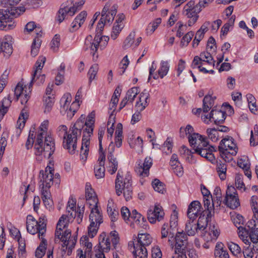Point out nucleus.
Returning a JSON list of instances; mask_svg holds the SVG:
<instances>
[{"mask_svg": "<svg viewBox=\"0 0 258 258\" xmlns=\"http://www.w3.org/2000/svg\"><path fill=\"white\" fill-rule=\"evenodd\" d=\"M174 244V255L172 258H187L188 242L187 234L183 232H178L175 237L171 233L169 234L168 242L169 244L173 248Z\"/></svg>", "mask_w": 258, "mask_h": 258, "instance_id": "nucleus-1", "label": "nucleus"}, {"mask_svg": "<svg viewBox=\"0 0 258 258\" xmlns=\"http://www.w3.org/2000/svg\"><path fill=\"white\" fill-rule=\"evenodd\" d=\"M132 177L129 173H127L123 178L120 174V170L117 172L115 179L116 194L120 196L122 193L126 201L130 200L133 195V187L132 185Z\"/></svg>", "mask_w": 258, "mask_h": 258, "instance_id": "nucleus-2", "label": "nucleus"}, {"mask_svg": "<svg viewBox=\"0 0 258 258\" xmlns=\"http://www.w3.org/2000/svg\"><path fill=\"white\" fill-rule=\"evenodd\" d=\"M152 241V238L149 234H139L137 240L135 239V241L132 242L134 255L140 258H147L148 252L146 247L149 245Z\"/></svg>", "mask_w": 258, "mask_h": 258, "instance_id": "nucleus-3", "label": "nucleus"}, {"mask_svg": "<svg viewBox=\"0 0 258 258\" xmlns=\"http://www.w3.org/2000/svg\"><path fill=\"white\" fill-rule=\"evenodd\" d=\"M43 139L38 141L36 140L34 144V149L36 155H40L42 154L45 158H49L55 151V143L53 138L51 135H47Z\"/></svg>", "mask_w": 258, "mask_h": 258, "instance_id": "nucleus-4", "label": "nucleus"}, {"mask_svg": "<svg viewBox=\"0 0 258 258\" xmlns=\"http://www.w3.org/2000/svg\"><path fill=\"white\" fill-rule=\"evenodd\" d=\"M184 153L189 155L191 154L196 153L200 155L201 157H204L208 160L213 163L215 160V158L213 154V151H216L215 147L209 145L207 141L203 142L202 145H200L195 149L194 152H192L184 146L182 147Z\"/></svg>", "mask_w": 258, "mask_h": 258, "instance_id": "nucleus-5", "label": "nucleus"}, {"mask_svg": "<svg viewBox=\"0 0 258 258\" xmlns=\"http://www.w3.org/2000/svg\"><path fill=\"white\" fill-rule=\"evenodd\" d=\"M54 170L53 165H47L45 170H41L39 172V184L41 190H50V188L54 182Z\"/></svg>", "mask_w": 258, "mask_h": 258, "instance_id": "nucleus-6", "label": "nucleus"}, {"mask_svg": "<svg viewBox=\"0 0 258 258\" xmlns=\"http://www.w3.org/2000/svg\"><path fill=\"white\" fill-rule=\"evenodd\" d=\"M91 36H88L85 41V49L87 50L90 48L91 53L94 56L97 52L98 47L101 49H103L107 45L109 38L106 36H101L100 35H95L94 40L92 42H90Z\"/></svg>", "mask_w": 258, "mask_h": 258, "instance_id": "nucleus-7", "label": "nucleus"}, {"mask_svg": "<svg viewBox=\"0 0 258 258\" xmlns=\"http://www.w3.org/2000/svg\"><path fill=\"white\" fill-rule=\"evenodd\" d=\"M202 11L199 6L195 5V2L190 1L184 7L182 13L190 20L188 21L189 26H192L198 20V14Z\"/></svg>", "mask_w": 258, "mask_h": 258, "instance_id": "nucleus-8", "label": "nucleus"}, {"mask_svg": "<svg viewBox=\"0 0 258 258\" xmlns=\"http://www.w3.org/2000/svg\"><path fill=\"white\" fill-rule=\"evenodd\" d=\"M218 150L221 154L227 157V156L229 154L232 156L236 155L238 149L234 142L233 139L232 137H227L221 141Z\"/></svg>", "mask_w": 258, "mask_h": 258, "instance_id": "nucleus-9", "label": "nucleus"}, {"mask_svg": "<svg viewBox=\"0 0 258 258\" xmlns=\"http://www.w3.org/2000/svg\"><path fill=\"white\" fill-rule=\"evenodd\" d=\"M80 137L74 133V131L69 130L68 133L63 136L62 146L71 154H74L77 149L78 138Z\"/></svg>", "mask_w": 258, "mask_h": 258, "instance_id": "nucleus-10", "label": "nucleus"}, {"mask_svg": "<svg viewBox=\"0 0 258 258\" xmlns=\"http://www.w3.org/2000/svg\"><path fill=\"white\" fill-rule=\"evenodd\" d=\"M223 203L232 209H235L240 206L238 194L234 186H228Z\"/></svg>", "mask_w": 258, "mask_h": 258, "instance_id": "nucleus-11", "label": "nucleus"}, {"mask_svg": "<svg viewBox=\"0 0 258 258\" xmlns=\"http://www.w3.org/2000/svg\"><path fill=\"white\" fill-rule=\"evenodd\" d=\"M85 4L84 0H80L78 2H76L73 7H68L61 5V8L58 11L57 20L59 23L62 22L65 19L67 14L70 16H73L75 13L81 9L82 6Z\"/></svg>", "mask_w": 258, "mask_h": 258, "instance_id": "nucleus-12", "label": "nucleus"}, {"mask_svg": "<svg viewBox=\"0 0 258 258\" xmlns=\"http://www.w3.org/2000/svg\"><path fill=\"white\" fill-rule=\"evenodd\" d=\"M21 0H4L7 13L12 17L16 18L25 11L24 7H16Z\"/></svg>", "mask_w": 258, "mask_h": 258, "instance_id": "nucleus-13", "label": "nucleus"}, {"mask_svg": "<svg viewBox=\"0 0 258 258\" xmlns=\"http://www.w3.org/2000/svg\"><path fill=\"white\" fill-rule=\"evenodd\" d=\"M165 213L162 207L158 204L151 207L147 213L149 221L154 224L156 221H160L164 218Z\"/></svg>", "mask_w": 258, "mask_h": 258, "instance_id": "nucleus-14", "label": "nucleus"}, {"mask_svg": "<svg viewBox=\"0 0 258 258\" xmlns=\"http://www.w3.org/2000/svg\"><path fill=\"white\" fill-rule=\"evenodd\" d=\"M117 13V7L113 5L110 7V4L107 3L104 6L102 12V20H104L106 24H111Z\"/></svg>", "mask_w": 258, "mask_h": 258, "instance_id": "nucleus-15", "label": "nucleus"}, {"mask_svg": "<svg viewBox=\"0 0 258 258\" xmlns=\"http://www.w3.org/2000/svg\"><path fill=\"white\" fill-rule=\"evenodd\" d=\"M11 16L5 10L0 9V30H8L12 29L16 26L14 22L12 23L10 19Z\"/></svg>", "mask_w": 258, "mask_h": 258, "instance_id": "nucleus-16", "label": "nucleus"}, {"mask_svg": "<svg viewBox=\"0 0 258 258\" xmlns=\"http://www.w3.org/2000/svg\"><path fill=\"white\" fill-rule=\"evenodd\" d=\"M25 88L27 89L26 86L23 87V85L21 83H19L16 86L14 90V94L16 99L18 100L19 98L21 97V103L22 104H26L30 97V87H29L28 91L27 90H25Z\"/></svg>", "mask_w": 258, "mask_h": 258, "instance_id": "nucleus-17", "label": "nucleus"}, {"mask_svg": "<svg viewBox=\"0 0 258 258\" xmlns=\"http://www.w3.org/2000/svg\"><path fill=\"white\" fill-rule=\"evenodd\" d=\"M152 165V159L150 157L145 158L144 163H140L135 168L136 172L140 176H147L149 174V169Z\"/></svg>", "mask_w": 258, "mask_h": 258, "instance_id": "nucleus-18", "label": "nucleus"}, {"mask_svg": "<svg viewBox=\"0 0 258 258\" xmlns=\"http://www.w3.org/2000/svg\"><path fill=\"white\" fill-rule=\"evenodd\" d=\"M10 39V36H6L3 39H0V54L3 53L6 57L10 56L13 52L12 45L8 42Z\"/></svg>", "mask_w": 258, "mask_h": 258, "instance_id": "nucleus-19", "label": "nucleus"}, {"mask_svg": "<svg viewBox=\"0 0 258 258\" xmlns=\"http://www.w3.org/2000/svg\"><path fill=\"white\" fill-rule=\"evenodd\" d=\"M149 94L148 91L145 89L140 94L138 100L137 101L135 107L140 111H143L149 103Z\"/></svg>", "mask_w": 258, "mask_h": 258, "instance_id": "nucleus-20", "label": "nucleus"}, {"mask_svg": "<svg viewBox=\"0 0 258 258\" xmlns=\"http://www.w3.org/2000/svg\"><path fill=\"white\" fill-rule=\"evenodd\" d=\"M201 203L198 201L192 202L189 205L187 215L189 219H197L198 216L201 215Z\"/></svg>", "mask_w": 258, "mask_h": 258, "instance_id": "nucleus-21", "label": "nucleus"}, {"mask_svg": "<svg viewBox=\"0 0 258 258\" xmlns=\"http://www.w3.org/2000/svg\"><path fill=\"white\" fill-rule=\"evenodd\" d=\"M95 113L94 111L88 114L85 122V128L83 132V135H89V136L91 137L93 134L95 123Z\"/></svg>", "mask_w": 258, "mask_h": 258, "instance_id": "nucleus-22", "label": "nucleus"}, {"mask_svg": "<svg viewBox=\"0 0 258 258\" xmlns=\"http://www.w3.org/2000/svg\"><path fill=\"white\" fill-rule=\"evenodd\" d=\"M226 117V114L221 110L212 109L210 114V120H212L215 124L218 125L223 123Z\"/></svg>", "mask_w": 258, "mask_h": 258, "instance_id": "nucleus-23", "label": "nucleus"}, {"mask_svg": "<svg viewBox=\"0 0 258 258\" xmlns=\"http://www.w3.org/2000/svg\"><path fill=\"white\" fill-rule=\"evenodd\" d=\"M98 252H108L110 249V239L108 237H106L105 233H101L99 237V243H98Z\"/></svg>", "mask_w": 258, "mask_h": 258, "instance_id": "nucleus-24", "label": "nucleus"}, {"mask_svg": "<svg viewBox=\"0 0 258 258\" xmlns=\"http://www.w3.org/2000/svg\"><path fill=\"white\" fill-rule=\"evenodd\" d=\"M90 208L91 209V213L89 215L90 221L91 222H93L95 224H98V226H99L103 222V219L97 205L93 206V207H90Z\"/></svg>", "mask_w": 258, "mask_h": 258, "instance_id": "nucleus-25", "label": "nucleus"}, {"mask_svg": "<svg viewBox=\"0 0 258 258\" xmlns=\"http://www.w3.org/2000/svg\"><path fill=\"white\" fill-rule=\"evenodd\" d=\"M89 135H83L82 147L80 151L81 159L85 161L87 159L89 152V146L90 144Z\"/></svg>", "mask_w": 258, "mask_h": 258, "instance_id": "nucleus-26", "label": "nucleus"}, {"mask_svg": "<svg viewBox=\"0 0 258 258\" xmlns=\"http://www.w3.org/2000/svg\"><path fill=\"white\" fill-rule=\"evenodd\" d=\"M188 141L191 147L195 150L198 146L207 141V139L198 133H193L189 136Z\"/></svg>", "mask_w": 258, "mask_h": 258, "instance_id": "nucleus-27", "label": "nucleus"}, {"mask_svg": "<svg viewBox=\"0 0 258 258\" xmlns=\"http://www.w3.org/2000/svg\"><path fill=\"white\" fill-rule=\"evenodd\" d=\"M88 184H86V200L90 207L97 205L98 204L97 197L92 188L87 187Z\"/></svg>", "mask_w": 258, "mask_h": 258, "instance_id": "nucleus-28", "label": "nucleus"}, {"mask_svg": "<svg viewBox=\"0 0 258 258\" xmlns=\"http://www.w3.org/2000/svg\"><path fill=\"white\" fill-rule=\"evenodd\" d=\"M87 13L86 11H82L75 19L71 24L72 31H74L78 30L84 23Z\"/></svg>", "mask_w": 258, "mask_h": 258, "instance_id": "nucleus-29", "label": "nucleus"}, {"mask_svg": "<svg viewBox=\"0 0 258 258\" xmlns=\"http://www.w3.org/2000/svg\"><path fill=\"white\" fill-rule=\"evenodd\" d=\"M196 219H189L185 225V230L188 236H194L198 232L199 229L198 228Z\"/></svg>", "mask_w": 258, "mask_h": 258, "instance_id": "nucleus-30", "label": "nucleus"}, {"mask_svg": "<svg viewBox=\"0 0 258 258\" xmlns=\"http://www.w3.org/2000/svg\"><path fill=\"white\" fill-rule=\"evenodd\" d=\"M42 199L45 207L51 211L53 209V202L51 199V193L50 190H41Z\"/></svg>", "mask_w": 258, "mask_h": 258, "instance_id": "nucleus-31", "label": "nucleus"}, {"mask_svg": "<svg viewBox=\"0 0 258 258\" xmlns=\"http://www.w3.org/2000/svg\"><path fill=\"white\" fill-rule=\"evenodd\" d=\"M209 198H210L207 197H205L203 198L204 206L205 208V210L203 211V212H205L208 217H212V213H214V204H216V200L215 199L213 200L212 198H211L212 200V204H211L210 200Z\"/></svg>", "mask_w": 258, "mask_h": 258, "instance_id": "nucleus-32", "label": "nucleus"}, {"mask_svg": "<svg viewBox=\"0 0 258 258\" xmlns=\"http://www.w3.org/2000/svg\"><path fill=\"white\" fill-rule=\"evenodd\" d=\"M48 125L49 121L48 120H45L41 123L36 137V140L38 141L41 140V139H44V138H45V137L47 136Z\"/></svg>", "mask_w": 258, "mask_h": 258, "instance_id": "nucleus-33", "label": "nucleus"}, {"mask_svg": "<svg viewBox=\"0 0 258 258\" xmlns=\"http://www.w3.org/2000/svg\"><path fill=\"white\" fill-rule=\"evenodd\" d=\"M45 61V57L41 56L38 57V59L36 62L35 65L36 69L32 75L31 83L35 81V77L37 76L38 73H41V70L44 66Z\"/></svg>", "mask_w": 258, "mask_h": 258, "instance_id": "nucleus-34", "label": "nucleus"}, {"mask_svg": "<svg viewBox=\"0 0 258 258\" xmlns=\"http://www.w3.org/2000/svg\"><path fill=\"white\" fill-rule=\"evenodd\" d=\"M211 217H208L205 212H202L199 218L197 224L199 230L204 231L207 227L209 219Z\"/></svg>", "mask_w": 258, "mask_h": 258, "instance_id": "nucleus-35", "label": "nucleus"}, {"mask_svg": "<svg viewBox=\"0 0 258 258\" xmlns=\"http://www.w3.org/2000/svg\"><path fill=\"white\" fill-rule=\"evenodd\" d=\"M233 222L235 226L238 228L240 233L245 232L247 234V228L245 227H243L241 225H244V218L241 215L238 214L236 217L233 218Z\"/></svg>", "mask_w": 258, "mask_h": 258, "instance_id": "nucleus-36", "label": "nucleus"}, {"mask_svg": "<svg viewBox=\"0 0 258 258\" xmlns=\"http://www.w3.org/2000/svg\"><path fill=\"white\" fill-rule=\"evenodd\" d=\"M64 217V216H61L60 217L56 225V228L55 232V236L58 239H59L62 235L61 231L63 229L67 227L68 225V224L67 223V221H63V219L65 218Z\"/></svg>", "mask_w": 258, "mask_h": 258, "instance_id": "nucleus-37", "label": "nucleus"}, {"mask_svg": "<svg viewBox=\"0 0 258 258\" xmlns=\"http://www.w3.org/2000/svg\"><path fill=\"white\" fill-rule=\"evenodd\" d=\"M211 95H206L203 100V110L204 112H207L213 107L214 104V99Z\"/></svg>", "mask_w": 258, "mask_h": 258, "instance_id": "nucleus-38", "label": "nucleus"}, {"mask_svg": "<svg viewBox=\"0 0 258 258\" xmlns=\"http://www.w3.org/2000/svg\"><path fill=\"white\" fill-rule=\"evenodd\" d=\"M107 160L109 162V166L108 167V171L110 174H114L118 168V161L117 159L114 156L107 157Z\"/></svg>", "mask_w": 258, "mask_h": 258, "instance_id": "nucleus-39", "label": "nucleus"}, {"mask_svg": "<svg viewBox=\"0 0 258 258\" xmlns=\"http://www.w3.org/2000/svg\"><path fill=\"white\" fill-rule=\"evenodd\" d=\"M132 220L133 222L136 223L140 226L142 225L145 221H146L145 217L138 213L136 210H133L131 214L130 220Z\"/></svg>", "mask_w": 258, "mask_h": 258, "instance_id": "nucleus-40", "label": "nucleus"}, {"mask_svg": "<svg viewBox=\"0 0 258 258\" xmlns=\"http://www.w3.org/2000/svg\"><path fill=\"white\" fill-rule=\"evenodd\" d=\"M216 170L221 180H224L226 177L227 165L221 161L217 162Z\"/></svg>", "mask_w": 258, "mask_h": 258, "instance_id": "nucleus-41", "label": "nucleus"}, {"mask_svg": "<svg viewBox=\"0 0 258 258\" xmlns=\"http://www.w3.org/2000/svg\"><path fill=\"white\" fill-rule=\"evenodd\" d=\"M40 238L42 239L41 242L35 251V256L38 258H42L44 255L46 249V240L44 239L42 237H40Z\"/></svg>", "mask_w": 258, "mask_h": 258, "instance_id": "nucleus-42", "label": "nucleus"}, {"mask_svg": "<svg viewBox=\"0 0 258 258\" xmlns=\"http://www.w3.org/2000/svg\"><path fill=\"white\" fill-rule=\"evenodd\" d=\"M54 99L52 96H44V113H48L51 111L54 102Z\"/></svg>", "mask_w": 258, "mask_h": 258, "instance_id": "nucleus-43", "label": "nucleus"}, {"mask_svg": "<svg viewBox=\"0 0 258 258\" xmlns=\"http://www.w3.org/2000/svg\"><path fill=\"white\" fill-rule=\"evenodd\" d=\"M46 220L45 219V216H41L39 217L38 221H37V226L39 228V234L38 237L40 238V237H42L46 232Z\"/></svg>", "mask_w": 258, "mask_h": 258, "instance_id": "nucleus-44", "label": "nucleus"}, {"mask_svg": "<svg viewBox=\"0 0 258 258\" xmlns=\"http://www.w3.org/2000/svg\"><path fill=\"white\" fill-rule=\"evenodd\" d=\"M169 70V65L167 61L162 60L160 67L158 71V74L161 78H163L167 75Z\"/></svg>", "mask_w": 258, "mask_h": 258, "instance_id": "nucleus-45", "label": "nucleus"}, {"mask_svg": "<svg viewBox=\"0 0 258 258\" xmlns=\"http://www.w3.org/2000/svg\"><path fill=\"white\" fill-rule=\"evenodd\" d=\"M79 106V104L73 102L70 106L69 108H68V107H66L64 110H66V113L68 119H71L72 118L75 113L77 112Z\"/></svg>", "mask_w": 258, "mask_h": 258, "instance_id": "nucleus-46", "label": "nucleus"}, {"mask_svg": "<svg viewBox=\"0 0 258 258\" xmlns=\"http://www.w3.org/2000/svg\"><path fill=\"white\" fill-rule=\"evenodd\" d=\"M139 93V88L134 87L130 89L126 92L125 98L131 102V104L133 102L135 98L137 95Z\"/></svg>", "mask_w": 258, "mask_h": 258, "instance_id": "nucleus-47", "label": "nucleus"}, {"mask_svg": "<svg viewBox=\"0 0 258 258\" xmlns=\"http://www.w3.org/2000/svg\"><path fill=\"white\" fill-rule=\"evenodd\" d=\"M85 128V122L77 120L73 125L70 126L69 130L74 131V133L81 137L82 130H84Z\"/></svg>", "mask_w": 258, "mask_h": 258, "instance_id": "nucleus-48", "label": "nucleus"}, {"mask_svg": "<svg viewBox=\"0 0 258 258\" xmlns=\"http://www.w3.org/2000/svg\"><path fill=\"white\" fill-rule=\"evenodd\" d=\"M202 61L207 62L209 64L214 66L215 61L211 54V51L203 52L200 54Z\"/></svg>", "mask_w": 258, "mask_h": 258, "instance_id": "nucleus-49", "label": "nucleus"}, {"mask_svg": "<svg viewBox=\"0 0 258 258\" xmlns=\"http://www.w3.org/2000/svg\"><path fill=\"white\" fill-rule=\"evenodd\" d=\"M152 185L154 190L158 192L163 194L165 191L164 184L158 179H154L152 182Z\"/></svg>", "mask_w": 258, "mask_h": 258, "instance_id": "nucleus-50", "label": "nucleus"}, {"mask_svg": "<svg viewBox=\"0 0 258 258\" xmlns=\"http://www.w3.org/2000/svg\"><path fill=\"white\" fill-rule=\"evenodd\" d=\"M257 200L258 198L255 196H253L251 197L250 204L253 213V218L255 219H258V205L257 203Z\"/></svg>", "mask_w": 258, "mask_h": 258, "instance_id": "nucleus-51", "label": "nucleus"}, {"mask_svg": "<svg viewBox=\"0 0 258 258\" xmlns=\"http://www.w3.org/2000/svg\"><path fill=\"white\" fill-rule=\"evenodd\" d=\"M207 134L209 139L212 142H217L219 138V133L216 128H208Z\"/></svg>", "mask_w": 258, "mask_h": 258, "instance_id": "nucleus-52", "label": "nucleus"}, {"mask_svg": "<svg viewBox=\"0 0 258 258\" xmlns=\"http://www.w3.org/2000/svg\"><path fill=\"white\" fill-rule=\"evenodd\" d=\"M228 247L234 255L238 256L239 254H241V249L238 244L232 242H230L228 243Z\"/></svg>", "mask_w": 258, "mask_h": 258, "instance_id": "nucleus-53", "label": "nucleus"}, {"mask_svg": "<svg viewBox=\"0 0 258 258\" xmlns=\"http://www.w3.org/2000/svg\"><path fill=\"white\" fill-rule=\"evenodd\" d=\"M123 27V26L122 25V24L114 23L111 34V38L113 40L116 39L118 35L122 30Z\"/></svg>", "mask_w": 258, "mask_h": 258, "instance_id": "nucleus-54", "label": "nucleus"}, {"mask_svg": "<svg viewBox=\"0 0 258 258\" xmlns=\"http://www.w3.org/2000/svg\"><path fill=\"white\" fill-rule=\"evenodd\" d=\"M98 224H95L94 222H91L88 229V236L91 238H93L97 234L98 228Z\"/></svg>", "mask_w": 258, "mask_h": 258, "instance_id": "nucleus-55", "label": "nucleus"}, {"mask_svg": "<svg viewBox=\"0 0 258 258\" xmlns=\"http://www.w3.org/2000/svg\"><path fill=\"white\" fill-rule=\"evenodd\" d=\"M130 61L127 58V56L125 55L119 64V68L118 70V73L122 75L125 71L127 67L129 64Z\"/></svg>", "mask_w": 258, "mask_h": 258, "instance_id": "nucleus-56", "label": "nucleus"}, {"mask_svg": "<svg viewBox=\"0 0 258 258\" xmlns=\"http://www.w3.org/2000/svg\"><path fill=\"white\" fill-rule=\"evenodd\" d=\"M40 46V41L37 39H34L31 46V55L33 57L37 55L39 51V47Z\"/></svg>", "mask_w": 258, "mask_h": 258, "instance_id": "nucleus-57", "label": "nucleus"}, {"mask_svg": "<svg viewBox=\"0 0 258 258\" xmlns=\"http://www.w3.org/2000/svg\"><path fill=\"white\" fill-rule=\"evenodd\" d=\"M114 115L113 113H111L107 122V133L108 134V137H109V135L110 137L111 138L113 134L114 128L112 127L114 125L113 121H114Z\"/></svg>", "mask_w": 258, "mask_h": 258, "instance_id": "nucleus-58", "label": "nucleus"}, {"mask_svg": "<svg viewBox=\"0 0 258 258\" xmlns=\"http://www.w3.org/2000/svg\"><path fill=\"white\" fill-rule=\"evenodd\" d=\"M105 167L99 165L94 167V173L96 177L98 179L103 178L105 176Z\"/></svg>", "mask_w": 258, "mask_h": 258, "instance_id": "nucleus-59", "label": "nucleus"}, {"mask_svg": "<svg viewBox=\"0 0 258 258\" xmlns=\"http://www.w3.org/2000/svg\"><path fill=\"white\" fill-rule=\"evenodd\" d=\"M98 71V66L97 64H94L90 68L88 75L90 83L95 79Z\"/></svg>", "mask_w": 258, "mask_h": 258, "instance_id": "nucleus-60", "label": "nucleus"}, {"mask_svg": "<svg viewBox=\"0 0 258 258\" xmlns=\"http://www.w3.org/2000/svg\"><path fill=\"white\" fill-rule=\"evenodd\" d=\"M194 33L192 31L187 32L181 39L180 45L182 47L186 46L191 41L194 36Z\"/></svg>", "mask_w": 258, "mask_h": 258, "instance_id": "nucleus-61", "label": "nucleus"}, {"mask_svg": "<svg viewBox=\"0 0 258 258\" xmlns=\"http://www.w3.org/2000/svg\"><path fill=\"white\" fill-rule=\"evenodd\" d=\"M235 186L239 189L245 190V185L243 181V176L241 174H237L235 176Z\"/></svg>", "mask_w": 258, "mask_h": 258, "instance_id": "nucleus-62", "label": "nucleus"}, {"mask_svg": "<svg viewBox=\"0 0 258 258\" xmlns=\"http://www.w3.org/2000/svg\"><path fill=\"white\" fill-rule=\"evenodd\" d=\"M37 223H26V227L27 231L32 234L34 235L37 233L39 234V228L38 227L37 225Z\"/></svg>", "mask_w": 258, "mask_h": 258, "instance_id": "nucleus-63", "label": "nucleus"}, {"mask_svg": "<svg viewBox=\"0 0 258 258\" xmlns=\"http://www.w3.org/2000/svg\"><path fill=\"white\" fill-rule=\"evenodd\" d=\"M237 165L243 170L245 168H250V163L247 157L243 156L237 161Z\"/></svg>", "mask_w": 258, "mask_h": 258, "instance_id": "nucleus-64", "label": "nucleus"}]
</instances>
